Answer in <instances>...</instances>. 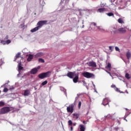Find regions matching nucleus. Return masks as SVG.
I'll use <instances>...</instances> for the list:
<instances>
[{
	"label": "nucleus",
	"mask_w": 131,
	"mask_h": 131,
	"mask_svg": "<svg viewBox=\"0 0 131 131\" xmlns=\"http://www.w3.org/2000/svg\"><path fill=\"white\" fill-rule=\"evenodd\" d=\"M18 72H20L21 70H23V67H22V62H19L18 64Z\"/></svg>",
	"instance_id": "nucleus-12"
},
{
	"label": "nucleus",
	"mask_w": 131,
	"mask_h": 131,
	"mask_svg": "<svg viewBox=\"0 0 131 131\" xmlns=\"http://www.w3.org/2000/svg\"><path fill=\"white\" fill-rule=\"evenodd\" d=\"M73 125L74 126H75V125H76V123H73Z\"/></svg>",
	"instance_id": "nucleus-43"
},
{
	"label": "nucleus",
	"mask_w": 131,
	"mask_h": 131,
	"mask_svg": "<svg viewBox=\"0 0 131 131\" xmlns=\"http://www.w3.org/2000/svg\"><path fill=\"white\" fill-rule=\"evenodd\" d=\"M107 16H109V17H111V16H113V17H114V14L112 12H110L107 13Z\"/></svg>",
	"instance_id": "nucleus-24"
},
{
	"label": "nucleus",
	"mask_w": 131,
	"mask_h": 131,
	"mask_svg": "<svg viewBox=\"0 0 131 131\" xmlns=\"http://www.w3.org/2000/svg\"><path fill=\"white\" fill-rule=\"evenodd\" d=\"M7 39H9L8 35L6 36V37L4 38V40H7Z\"/></svg>",
	"instance_id": "nucleus-37"
},
{
	"label": "nucleus",
	"mask_w": 131,
	"mask_h": 131,
	"mask_svg": "<svg viewBox=\"0 0 131 131\" xmlns=\"http://www.w3.org/2000/svg\"><path fill=\"white\" fill-rule=\"evenodd\" d=\"M32 59H33V55L31 54H29V57L27 59V61H28L29 62H30V61H31Z\"/></svg>",
	"instance_id": "nucleus-18"
},
{
	"label": "nucleus",
	"mask_w": 131,
	"mask_h": 131,
	"mask_svg": "<svg viewBox=\"0 0 131 131\" xmlns=\"http://www.w3.org/2000/svg\"><path fill=\"white\" fill-rule=\"evenodd\" d=\"M52 72L51 71H48L45 73H42L39 74L38 75V77L40 78V79H43V78H47V77H50L51 76V74Z\"/></svg>",
	"instance_id": "nucleus-1"
},
{
	"label": "nucleus",
	"mask_w": 131,
	"mask_h": 131,
	"mask_svg": "<svg viewBox=\"0 0 131 131\" xmlns=\"http://www.w3.org/2000/svg\"><path fill=\"white\" fill-rule=\"evenodd\" d=\"M20 57H21V53L18 52L17 54H16L15 58L14 60V61H16V60H17V59H18V58H20Z\"/></svg>",
	"instance_id": "nucleus-17"
},
{
	"label": "nucleus",
	"mask_w": 131,
	"mask_h": 131,
	"mask_svg": "<svg viewBox=\"0 0 131 131\" xmlns=\"http://www.w3.org/2000/svg\"><path fill=\"white\" fill-rule=\"evenodd\" d=\"M115 2V0H111L112 3H114Z\"/></svg>",
	"instance_id": "nucleus-45"
},
{
	"label": "nucleus",
	"mask_w": 131,
	"mask_h": 131,
	"mask_svg": "<svg viewBox=\"0 0 131 131\" xmlns=\"http://www.w3.org/2000/svg\"><path fill=\"white\" fill-rule=\"evenodd\" d=\"M109 50H110V51H113V49H112V47H111V46H110L109 47Z\"/></svg>",
	"instance_id": "nucleus-39"
},
{
	"label": "nucleus",
	"mask_w": 131,
	"mask_h": 131,
	"mask_svg": "<svg viewBox=\"0 0 131 131\" xmlns=\"http://www.w3.org/2000/svg\"><path fill=\"white\" fill-rule=\"evenodd\" d=\"M78 79H79V74L78 73H77L76 74V75L74 76V77L73 78V82L75 83H76V82H78Z\"/></svg>",
	"instance_id": "nucleus-9"
},
{
	"label": "nucleus",
	"mask_w": 131,
	"mask_h": 131,
	"mask_svg": "<svg viewBox=\"0 0 131 131\" xmlns=\"http://www.w3.org/2000/svg\"><path fill=\"white\" fill-rule=\"evenodd\" d=\"M1 42H5V40H1Z\"/></svg>",
	"instance_id": "nucleus-46"
},
{
	"label": "nucleus",
	"mask_w": 131,
	"mask_h": 131,
	"mask_svg": "<svg viewBox=\"0 0 131 131\" xmlns=\"http://www.w3.org/2000/svg\"><path fill=\"white\" fill-rule=\"evenodd\" d=\"M82 28H84V25H83V26H82Z\"/></svg>",
	"instance_id": "nucleus-47"
},
{
	"label": "nucleus",
	"mask_w": 131,
	"mask_h": 131,
	"mask_svg": "<svg viewBox=\"0 0 131 131\" xmlns=\"http://www.w3.org/2000/svg\"><path fill=\"white\" fill-rule=\"evenodd\" d=\"M1 90H0V94H1Z\"/></svg>",
	"instance_id": "nucleus-48"
},
{
	"label": "nucleus",
	"mask_w": 131,
	"mask_h": 131,
	"mask_svg": "<svg viewBox=\"0 0 131 131\" xmlns=\"http://www.w3.org/2000/svg\"><path fill=\"white\" fill-rule=\"evenodd\" d=\"M38 61L40 62L41 63H45V60H43L42 58H39Z\"/></svg>",
	"instance_id": "nucleus-26"
},
{
	"label": "nucleus",
	"mask_w": 131,
	"mask_h": 131,
	"mask_svg": "<svg viewBox=\"0 0 131 131\" xmlns=\"http://www.w3.org/2000/svg\"><path fill=\"white\" fill-rule=\"evenodd\" d=\"M82 75H83V76L86 78H92L95 77V75H94V74L88 72H84L82 73Z\"/></svg>",
	"instance_id": "nucleus-3"
},
{
	"label": "nucleus",
	"mask_w": 131,
	"mask_h": 131,
	"mask_svg": "<svg viewBox=\"0 0 131 131\" xmlns=\"http://www.w3.org/2000/svg\"><path fill=\"white\" fill-rule=\"evenodd\" d=\"M38 69H39V67L38 68Z\"/></svg>",
	"instance_id": "nucleus-49"
},
{
	"label": "nucleus",
	"mask_w": 131,
	"mask_h": 131,
	"mask_svg": "<svg viewBox=\"0 0 131 131\" xmlns=\"http://www.w3.org/2000/svg\"><path fill=\"white\" fill-rule=\"evenodd\" d=\"M3 106H5V102L1 101L0 107H3Z\"/></svg>",
	"instance_id": "nucleus-31"
},
{
	"label": "nucleus",
	"mask_w": 131,
	"mask_h": 131,
	"mask_svg": "<svg viewBox=\"0 0 131 131\" xmlns=\"http://www.w3.org/2000/svg\"><path fill=\"white\" fill-rule=\"evenodd\" d=\"M80 107H81V101H79L78 103V108L80 109Z\"/></svg>",
	"instance_id": "nucleus-34"
},
{
	"label": "nucleus",
	"mask_w": 131,
	"mask_h": 131,
	"mask_svg": "<svg viewBox=\"0 0 131 131\" xmlns=\"http://www.w3.org/2000/svg\"><path fill=\"white\" fill-rule=\"evenodd\" d=\"M47 23L48 20H40L37 23V25L39 28H41L43 25H47Z\"/></svg>",
	"instance_id": "nucleus-5"
},
{
	"label": "nucleus",
	"mask_w": 131,
	"mask_h": 131,
	"mask_svg": "<svg viewBox=\"0 0 131 131\" xmlns=\"http://www.w3.org/2000/svg\"><path fill=\"white\" fill-rule=\"evenodd\" d=\"M71 131L73 130V127L72 126L71 127Z\"/></svg>",
	"instance_id": "nucleus-44"
},
{
	"label": "nucleus",
	"mask_w": 131,
	"mask_h": 131,
	"mask_svg": "<svg viewBox=\"0 0 131 131\" xmlns=\"http://www.w3.org/2000/svg\"><path fill=\"white\" fill-rule=\"evenodd\" d=\"M115 50L117 51V52H119V53H120V49H119V48L117 47H115Z\"/></svg>",
	"instance_id": "nucleus-30"
},
{
	"label": "nucleus",
	"mask_w": 131,
	"mask_h": 131,
	"mask_svg": "<svg viewBox=\"0 0 131 131\" xmlns=\"http://www.w3.org/2000/svg\"><path fill=\"white\" fill-rule=\"evenodd\" d=\"M111 88H112L113 89H114V90H115V89H116V85H115L114 84H112L111 85Z\"/></svg>",
	"instance_id": "nucleus-36"
},
{
	"label": "nucleus",
	"mask_w": 131,
	"mask_h": 131,
	"mask_svg": "<svg viewBox=\"0 0 131 131\" xmlns=\"http://www.w3.org/2000/svg\"><path fill=\"white\" fill-rule=\"evenodd\" d=\"M11 111V109L10 108V107L8 106H5L3 108H1L0 111V115L1 114H6L7 113L10 112Z\"/></svg>",
	"instance_id": "nucleus-4"
},
{
	"label": "nucleus",
	"mask_w": 131,
	"mask_h": 131,
	"mask_svg": "<svg viewBox=\"0 0 131 131\" xmlns=\"http://www.w3.org/2000/svg\"><path fill=\"white\" fill-rule=\"evenodd\" d=\"M72 124H73L72 121H71V120H69L68 121V125H69L70 126H72Z\"/></svg>",
	"instance_id": "nucleus-25"
},
{
	"label": "nucleus",
	"mask_w": 131,
	"mask_h": 131,
	"mask_svg": "<svg viewBox=\"0 0 131 131\" xmlns=\"http://www.w3.org/2000/svg\"><path fill=\"white\" fill-rule=\"evenodd\" d=\"M105 69L111 70V63L110 62L107 63V65L105 67Z\"/></svg>",
	"instance_id": "nucleus-20"
},
{
	"label": "nucleus",
	"mask_w": 131,
	"mask_h": 131,
	"mask_svg": "<svg viewBox=\"0 0 131 131\" xmlns=\"http://www.w3.org/2000/svg\"><path fill=\"white\" fill-rule=\"evenodd\" d=\"M91 24H93L94 25V26H97V24L96 23H92Z\"/></svg>",
	"instance_id": "nucleus-40"
},
{
	"label": "nucleus",
	"mask_w": 131,
	"mask_h": 131,
	"mask_svg": "<svg viewBox=\"0 0 131 131\" xmlns=\"http://www.w3.org/2000/svg\"><path fill=\"white\" fill-rule=\"evenodd\" d=\"M24 24L20 25V28H23L24 27Z\"/></svg>",
	"instance_id": "nucleus-38"
},
{
	"label": "nucleus",
	"mask_w": 131,
	"mask_h": 131,
	"mask_svg": "<svg viewBox=\"0 0 131 131\" xmlns=\"http://www.w3.org/2000/svg\"><path fill=\"white\" fill-rule=\"evenodd\" d=\"M76 74V72H69L67 74L68 77H69V78H74V77L75 76Z\"/></svg>",
	"instance_id": "nucleus-6"
},
{
	"label": "nucleus",
	"mask_w": 131,
	"mask_h": 131,
	"mask_svg": "<svg viewBox=\"0 0 131 131\" xmlns=\"http://www.w3.org/2000/svg\"><path fill=\"white\" fill-rule=\"evenodd\" d=\"M73 116L76 117V119H78V118L79 117V114H78L74 113L73 114Z\"/></svg>",
	"instance_id": "nucleus-23"
},
{
	"label": "nucleus",
	"mask_w": 131,
	"mask_h": 131,
	"mask_svg": "<svg viewBox=\"0 0 131 131\" xmlns=\"http://www.w3.org/2000/svg\"><path fill=\"white\" fill-rule=\"evenodd\" d=\"M97 28H98V29H99V30H102V29H101V28H100V26H97Z\"/></svg>",
	"instance_id": "nucleus-41"
},
{
	"label": "nucleus",
	"mask_w": 131,
	"mask_h": 131,
	"mask_svg": "<svg viewBox=\"0 0 131 131\" xmlns=\"http://www.w3.org/2000/svg\"><path fill=\"white\" fill-rule=\"evenodd\" d=\"M43 53L42 52H39V53H37L35 56V58H38L39 57H42L43 56Z\"/></svg>",
	"instance_id": "nucleus-15"
},
{
	"label": "nucleus",
	"mask_w": 131,
	"mask_h": 131,
	"mask_svg": "<svg viewBox=\"0 0 131 131\" xmlns=\"http://www.w3.org/2000/svg\"><path fill=\"white\" fill-rule=\"evenodd\" d=\"M30 95V90L27 89L24 91V96H29Z\"/></svg>",
	"instance_id": "nucleus-13"
},
{
	"label": "nucleus",
	"mask_w": 131,
	"mask_h": 131,
	"mask_svg": "<svg viewBox=\"0 0 131 131\" xmlns=\"http://www.w3.org/2000/svg\"><path fill=\"white\" fill-rule=\"evenodd\" d=\"M111 101L107 98H105L103 100L102 105L103 106H107V105H109V103H110Z\"/></svg>",
	"instance_id": "nucleus-7"
},
{
	"label": "nucleus",
	"mask_w": 131,
	"mask_h": 131,
	"mask_svg": "<svg viewBox=\"0 0 131 131\" xmlns=\"http://www.w3.org/2000/svg\"><path fill=\"white\" fill-rule=\"evenodd\" d=\"M38 72V70L37 68H34L31 70L30 73L31 74H36Z\"/></svg>",
	"instance_id": "nucleus-11"
},
{
	"label": "nucleus",
	"mask_w": 131,
	"mask_h": 131,
	"mask_svg": "<svg viewBox=\"0 0 131 131\" xmlns=\"http://www.w3.org/2000/svg\"><path fill=\"white\" fill-rule=\"evenodd\" d=\"M118 21L119 23H120L121 24H122V23H123V20H122V19L121 18L118 19Z\"/></svg>",
	"instance_id": "nucleus-27"
},
{
	"label": "nucleus",
	"mask_w": 131,
	"mask_h": 131,
	"mask_svg": "<svg viewBox=\"0 0 131 131\" xmlns=\"http://www.w3.org/2000/svg\"><path fill=\"white\" fill-rule=\"evenodd\" d=\"M125 78H126V79H130L131 78L130 75H129V74H128V73H126L125 74Z\"/></svg>",
	"instance_id": "nucleus-21"
},
{
	"label": "nucleus",
	"mask_w": 131,
	"mask_h": 131,
	"mask_svg": "<svg viewBox=\"0 0 131 131\" xmlns=\"http://www.w3.org/2000/svg\"><path fill=\"white\" fill-rule=\"evenodd\" d=\"M118 31H119L120 33H125V32H126V30H125V28H120L118 29Z\"/></svg>",
	"instance_id": "nucleus-10"
},
{
	"label": "nucleus",
	"mask_w": 131,
	"mask_h": 131,
	"mask_svg": "<svg viewBox=\"0 0 131 131\" xmlns=\"http://www.w3.org/2000/svg\"><path fill=\"white\" fill-rule=\"evenodd\" d=\"M126 56L127 57V60H129V59H130L131 56L130 52H129V51L127 52Z\"/></svg>",
	"instance_id": "nucleus-19"
},
{
	"label": "nucleus",
	"mask_w": 131,
	"mask_h": 131,
	"mask_svg": "<svg viewBox=\"0 0 131 131\" xmlns=\"http://www.w3.org/2000/svg\"><path fill=\"white\" fill-rule=\"evenodd\" d=\"M48 83V81L47 80H45L43 82H42L40 85V88H41L42 85L43 86V85H46V84H47Z\"/></svg>",
	"instance_id": "nucleus-22"
},
{
	"label": "nucleus",
	"mask_w": 131,
	"mask_h": 131,
	"mask_svg": "<svg viewBox=\"0 0 131 131\" xmlns=\"http://www.w3.org/2000/svg\"><path fill=\"white\" fill-rule=\"evenodd\" d=\"M83 124H86V122H85V121H83Z\"/></svg>",
	"instance_id": "nucleus-42"
},
{
	"label": "nucleus",
	"mask_w": 131,
	"mask_h": 131,
	"mask_svg": "<svg viewBox=\"0 0 131 131\" xmlns=\"http://www.w3.org/2000/svg\"><path fill=\"white\" fill-rule=\"evenodd\" d=\"M88 64L90 67H97V64L94 61H90Z\"/></svg>",
	"instance_id": "nucleus-8"
},
{
	"label": "nucleus",
	"mask_w": 131,
	"mask_h": 131,
	"mask_svg": "<svg viewBox=\"0 0 131 131\" xmlns=\"http://www.w3.org/2000/svg\"><path fill=\"white\" fill-rule=\"evenodd\" d=\"M97 12L98 13H104V12H106V8H99L97 10Z\"/></svg>",
	"instance_id": "nucleus-14"
},
{
	"label": "nucleus",
	"mask_w": 131,
	"mask_h": 131,
	"mask_svg": "<svg viewBox=\"0 0 131 131\" xmlns=\"http://www.w3.org/2000/svg\"><path fill=\"white\" fill-rule=\"evenodd\" d=\"M105 6H106V3H101L100 6L101 8H104V7H105Z\"/></svg>",
	"instance_id": "nucleus-28"
},
{
	"label": "nucleus",
	"mask_w": 131,
	"mask_h": 131,
	"mask_svg": "<svg viewBox=\"0 0 131 131\" xmlns=\"http://www.w3.org/2000/svg\"><path fill=\"white\" fill-rule=\"evenodd\" d=\"M115 91H116V92H117L118 93H123L121 92L120 90L117 87H116V88L115 89Z\"/></svg>",
	"instance_id": "nucleus-29"
},
{
	"label": "nucleus",
	"mask_w": 131,
	"mask_h": 131,
	"mask_svg": "<svg viewBox=\"0 0 131 131\" xmlns=\"http://www.w3.org/2000/svg\"><path fill=\"white\" fill-rule=\"evenodd\" d=\"M74 106H75V103H72L70 104L67 107V111L68 113H73L74 111Z\"/></svg>",
	"instance_id": "nucleus-2"
},
{
	"label": "nucleus",
	"mask_w": 131,
	"mask_h": 131,
	"mask_svg": "<svg viewBox=\"0 0 131 131\" xmlns=\"http://www.w3.org/2000/svg\"><path fill=\"white\" fill-rule=\"evenodd\" d=\"M5 42L7 45H9V43H11V40L10 39L7 40Z\"/></svg>",
	"instance_id": "nucleus-32"
},
{
	"label": "nucleus",
	"mask_w": 131,
	"mask_h": 131,
	"mask_svg": "<svg viewBox=\"0 0 131 131\" xmlns=\"http://www.w3.org/2000/svg\"><path fill=\"white\" fill-rule=\"evenodd\" d=\"M106 118L109 119V118H112V116L111 115L108 114L106 116Z\"/></svg>",
	"instance_id": "nucleus-33"
},
{
	"label": "nucleus",
	"mask_w": 131,
	"mask_h": 131,
	"mask_svg": "<svg viewBox=\"0 0 131 131\" xmlns=\"http://www.w3.org/2000/svg\"><path fill=\"white\" fill-rule=\"evenodd\" d=\"M39 27L37 26L35 28H34V29H32L31 30V32H35L36 31H37V30H38V29H39Z\"/></svg>",
	"instance_id": "nucleus-16"
},
{
	"label": "nucleus",
	"mask_w": 131,
	"mask_h": 131,
	"mask_svg": "<svg viewBox=\"0 0 131 131\" xmlns=\"http://www.w3.org/2000/svg\"><path fill=\"white\" fill-rule=\"evenodd\" d=\"M8 91H9V90L8 89V88H4L3 92L4 93H7L8 92Z\"/></svg>",
	"instance_id": "nucleus-35"
}]
</instances>
